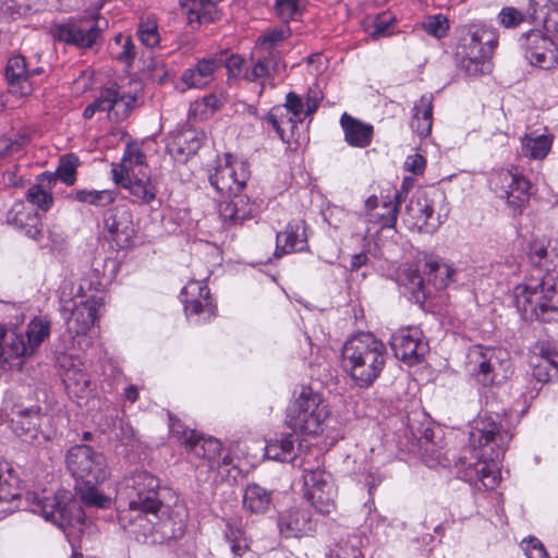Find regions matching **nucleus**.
Returning a JSON list of instances; mask_svg holds the SVG:
<instances>
[{"instance_id": "nucleus-35", "label": "nucleus", "mask_w": 558, "mask_h": 558, "mask_svg": "<svg viewBox=\"0 0 558 558\" xmlns=\"http://www.w3.org/2000/svg\"><path fill=\"white\" fill-rule=\"evenodd\" d=\"M265 120L272 126L282 142L289 143L294 129L301 121L298 120L284 106H276L266 116Z\"/></svg>"}, {"instance_id": "nucleus-60", "label": "nucleus", "mask_w": 558, "mask_h": 558, "mask_svg": "<svg viewBox=\"0 0 558 558\" xmlns=\"http://www.w3.org/2000/svg\"><path fill=\"white\" fill-rule=\"evenodd\" d=\"M402 277H404V279L413 287V289H422L424 280L416 269L412 268L411 266L405 267L400 275V279H402Z\"/></svg>"}, {"instance_id": "nucleus-46", "label": "nucleus", "mask_w": 558, "mask_h": 558, "mask_svg": "<svg viewBox=\"0 0 558 558\" xmlns=\"http://www.w3.org/2000/svg\"><path fill=\"white\" fill-rule=\"evenodd\" d=\"M291 36V31L289 26L282 25L280 27H276L265 32L258 38V46L264 48L265 50H270L277 47L280 43L288 39Z\"/></svg>"}, {"instance_id": "nucleus-20", "label": "nucleus", "mask_w": 558, "mask_h": 558, "mask_svg": "<svg viewBox=\"0 0 558 558\" xmlns=\"http://www.w3.org/2000/svg\"><path fill=\"white\" fill-rule=\"evenodd\" d=\"M525 58L539 69H551L558 62L556 44L541 31H531L525 35L523 44Z\"/></svg>"}, {"instance_id": "nucleus-14", "label": "nucleus", "mask_w": 558, "mask_h": 558, "mask_svg": "<svg viewBox=\"0 0 558 558\" xmlns=\"http://www.w3.org/2000/svg\"><path fill=\"white\" fill-rule=\"evenodd\" d=\"M180 426L172 424L171 433L179 437L182 442L198 458L207 461L210 470H218L221 464L230 462L229 457L221 458L222 445L215 438L198 437L194 430H180Z\"/></svg>"}, {"instance_id": "nucleus-17", "label": "nucleus", "mask_w": 558, "mask_h": 558, "mask_svg": "<svg viewBox=\"0 0 558 558\" xmlns=\"http://www.w3.org/2000/svg\"><path fill=\"white\" fill-rule=\"evenodd\" d=\"M444 198L442 193L435 191L428 193L426 191H417L414 193L407 205V215L413 220V223L420 229L425 228L426 231H435L440 220L434 218V209L437 202Z\"/></svg>"}, {"instance_id": "nucleus-24", "label": "nucleus", "mask_w": 558, "mask_h": 558, "mask_svg": "<svg viewBox=\"0 0 558 558\" xmlns=\"http://www.w3.org/2000/svg\"><path fill=\"white\" fill-rule=\"evenodd\" d=\"M8 222L23 230L33 240L41 238V218L33 207L23 201L13 204L8 214Z\"/></svg>"}, {"instance_id": "nucleus-19", "label": "nucleus", "mask_w": 558, "mask_h": 558, "mask_svg": "<svg viewBox=\"0 0 558 558\" xmlns=\"http://www.w3.org/2000/svg\"><path fill=\"white\" fill-rule=\"evenodd\" d=\"M182 295L187 317L196 316L197 322H206L215 316L216 306L204 281H190L183 288Z\"/></svg>"}, {"instance_id": "nucleus-48", "label": "nucleus", "mask_w": 558, "mask_h": 558, "mask_svg": "<svg viewBox=\"0 0 558 558\" xmlns=\"http://www.w3.org/2000/svg\"><path fill=\"white\" fill-rule=\"evenodd\" d=\"M225 537L230 544L231 551L234 556L240 557L248 549L247 541L241 529H235L228 524L225 531Z\"/></svg>"}, {"instance_id": "nucleus-4", "label": "nucleus", "mask_w": 558, "mask_h": 558, "mask_svg": "<svg viewBox=\"0 0 558 558\" xmlns=\"http://www.w3.org/2000/svg\"><path fill=\"white\" fill-rule=\"evenodd\" d=\"M342 367L360 388H367L380 375L387 357L385 343L371 332L349 338L342 347Z\"/></svg>"}, {"instance_id": "nucleus-8", "label": "nucleus", "mask_w": 558, "mask_h": 558, "mask_svg": "<svg viewBox=\"0 0 558 558\" xmlns=\"http://www.w3.org/2000/svg\"><path fill=\"white\" fill-rule=\"evenodd\" d=\"M469 40L462 46L460 64L469 75H482L492 71L490 58L498 45V32L485 24L468 28Z\"/></svg>"}, {"instance_id": "nucleus-31", "label": "nucleus", "mask_w": 558, "mask_h": 558, "mask_svg": "<svg viewBox=\"0 0 558 558\" xmlns=\"http://www.w3.org/2000/svg\"><path fill=\"white\" fill-rule=\"evenodd\" d=\"M532 375L542 384L548 383L558 375V351L542 349L531 357Z\"/></svg>"}, {"instance_id": "nucleus-2", "label": "nucleus", "mask_w": 558, "mask_h": 558, "mask_svg": "<svg viewBox=\"0 0 558 558\" xmlns=\"http://www.w3.org/2000/svg\"><path fill=\"white\" fill-rule=\"evenodd\" d=\"M512 439L497 416H478L470 430V444L474 453L468 459L461 457L457 462L460 476L477 487L494 489L500 481L497 464Z\"/></svg>"}, {"instance_id": "nucleus-23", "label": "nucleus", "mask_w": 558, "mask_h": 558, "mask_svg": "<svg viewBox=\"0 0 558 558\" xmlns=\"http://www.w3.org/2000/svg\"><path fill=\"white\" fill-rule=\"evenodd\" d=\"M223 62L221 58H204L198 60L194 66L183 71L180 77V84L183 85L181 90L206 87L214 81L216 71L222 66Z\"/></svg>"}, {"instance_id": "nucleus-64", "label": "nucleus", "mask_w": 558, "mask_h": 558, "mask_svg": "<svg viewBox=\"0 0 558 558\" xmlns=\"http://www.w3.org/2000/svg\"><path fill=\"white\" fill-rule=\"evenodd\" d=\"M243 64V59L240 56L233 54L226 60V66L232 76H236Z\"/></svg>"}, {"instance_id": "nucleus-45", "label": "nucleus", "mask_w": 558, "mask_h": 558, "mask_svg": "<svg viewBox=\"0 0 558 558\" xmlns=\"http://www.w3.org/2000/svg\"><path fill=\"white\" fill-rule=\"evenodd\" d=\"M25 197L29 204L36 206L43 211L49 210L53 204L52 194L39 184L32 185L27 190Z\"/></svg>"}, {"instance_id": "nucleus-27", "label": "nucleus", "mask_w": 558, "mask_h": 558, "mask_svg": "<svg viewBox=\"0 0 558 558\" xmlns=\"http://www.w3.org/2000/svg\"><path fill=\"white\" fill-rule=\"evenodd\" d=\"M148 171L146 157L138 145L130 144L125 147L123 157L119 163H112V179L120 181L123 175H135Z\"/></svg>"}, {"instance_id": "nucleus-49", "label": "nucleus", "mask_w": 558, "mask_h": 558, "mask_svg": "<svg viewBox=\"0 0 558 558\" xmlns=\"http://www.w3.org/2000/svg\"><path fill=\"white\" fill-rule=\"evenodd\" d=\"M77 167L78 158L74 155H68L61 159L60 166L57 170V175L66 185H72L76 180Z\"/></svg>"}, {"instance_id": "nucleus-57", "label": "nucleus", "mask_w": 558, "mask_h": 558, "mask_svg": "<svg viewBox=\"0 0 558 558\" xmlns=\"http://www.w3.org/2000/svg\"><path fill=\"white\" fill-rule=\"evenodd\" d=\"M271 61L268 59H258L251 70L245 72L247 81H255L257 78L267 76L270 73Z\"/></svg>"}, {"instance_id": "nucleus-59", "label": "nucleus", "mask_w": 558, "mask_h": 558, "mask_svg": "<svg viewBox=\"0 0 558 558\" xmlns=\"http://www.w3.org/2000/svg\"><path fill=\"white\" fill-rule=\"evenodd\" d=\"M404 169L412 173H422L425 169V159L418 154L408 156L404 162Z\"/></svg>"}, {"instance_id": "nucleus-28", "label": "nucleus", "mask_w": 558, "mask_h": 558, "mask_svg": "<svg viewBox=\"0 0 558 558\" xmlns=\"http://www.w3.org/2000/svg\"><path fill=\"white\" fill-rule=\"evenodd\" d=\"M1 504L12 506L0 508V511H14L22 507L19 480L13 474L11 466L0 458V505Z\"/></svg>"}, {"instance_id": "nucleus-56", "label": "nucleus", "mask_w": 558, "mask_h": 558, "mask_svg": "<svg viewBox=\"0 0 558 558\" xmlns=\"http://www.w3.org/2000/svg\"><path fill=\"white\" fill-rule=\"evenodd\" d=\"M184 520L180 518L178 521H173L171 518L165 520L160 524L161 533L165 538L177 539L184 534Z\"/></svg>"}, {"instance_id": "nucleus-30", "label": "nucleus", "mask_w": 558, "mask_h": 558, "mask_svg": "<svg viewBox=\"0 0 558 558\" xmlns=\"http://www.w3.org/2000/svg\"><path fill=\"white\" fill-rule=\"evenodd\" d=\"M340 124L344 132V140L350 146L364 148L371 144L374 134L373 125L354 119L347 112L341 116Z\"/></svg>"}, {"instance_id": "nucleus-39", "label": "nucleus", "mask_w": 558, "mask_h": 558, "mask_svg": "<svg viewBox=\"0 0 558 558\" xmlns=\"http://www.w3.org/2000/svg\"><path fill=\"white\" fill-rule=\"evenodd\" d=\"M423 271L437 288H445L452 282L456 272L451 265L432 257L425 259Z\"/></svg>"}, {"instance_id": "nucleus-7", "label": "nucleus", "mask_w": 558, "mask_h": 558, "mask_svg": "<svg viewBox=\"0 0 558 558\" xmlns=\"http://www.w3.org/2000/svg\"><path fill=\"white\" fill-rule=\"evenodd\" d=\"M329 415V407L323 395L311 387H302L288 408L287 423L294 432L318 435L324 430Z\"/></svg>"}, {"instance_id": "nucleus-61", "label": "nucleus", "mask_w": 558, "mask_h": 558, "mask_svg": "<svg viewBox=\"0 0 558 558\" xmlns=\"http://www.w3.org/2000/svg\"><path fill=\"white\" fill-rule=\"evenodd\" d=\"M320 100V92L310 88L306 100L304 101L305 116L311 117L317 110Z\"/></svg>"}, {"instance_id": "nucleus-6", "label": "nucleus", "mask_w": 558, "mask_h": 558, "mask_svg": "<svg viewBox=\"0 0 558 558\" xmlns=\"http://www.w3.org/2000/svg\"><path fill=\"white\" fill-rule=\"evenodd\" d=\"M25 502V509L51 521L63 530L68 537L72 534V532H66L68 529L77 527L81 531L84 525L83 509L66 490L57 492L52 496H47L45 492L41 494L27 493Z\"/></svg>"}, {"instance_id": "nucleus-40", "label": "nucleus", "mask_w": 558, "mask_h": 558, "mask_svg": "<svg viewBox=\"0 0 558 558\" xmlns=\"http://www.w3.org/2000/svg\"><path fill=\"white\" fill-rule=\"evenodd\" d=\"M136 104V96L131 94L120 95L111 89L110 102L108 107V118L110 121L119 122L128 118Z\"/></svg>"}, {"instance_id": "nucleus-15", "label": "nucleus", "mask_w": 558, "mask_h": 558, "mask_svg": "<svg viewBox=\"0 0 558 558\" xmlns=\"http://www.w3.org/2000/svg\"><path fill=\"white\" fill-rule=\"evenodd\" d=\"M492 182L505 193L508 205L513 209L521 208L529 201L531 183L517 168L498 170Z\"/></svg>"}, {"instance_id": "nucleus-21", "label": "nucleus", "mask_w": 558, "mask_h": 558, "mask_svg": "<svg viewBox=\"0 0 558 558\" xmlns=\"http://www.w3.org/2000/svg\"><path fill=\"white\" fill-rule=\"evenodd\" d=\"M62 380L71 398L83 399L90 391V380L84 363L78 357L62 355L60 357Z\"/></svg>"}, {"instance_id": "nucleus-55", "label": "nucleus", "mask_w": 558, "mask_h": 558, "mask_svg": "<svg viewBox=\"0 0 558 558\" xmlns=\"http://www.w3.org/2000/svg\"><path fill=\"white\" fill-rule=\"evenodd\" d=\"M111 88L105 89L101 92L100 96L90 105H88L84 112L83 117L85 119H92L96 112L98 111H107L110 102Z\"/></svg>"}, {"instance_id": "nucleus-54", "label": "nucleus", "mask_w": 558, "mask_h": 558, "mask_svg": "<svg viewBox=\"0 0 558 558\" xmlns=\"http://www.w3.org/2000/svg\"><path fill=\"white\" fill-rule=\"evenodd\" d=\"M282 106H284V108L301 122L308 117L305 116L304 101L298 94L293 92L287 94L286 101Z\"/></svg>"}, {"instance_id": "nucleus-11", "label": "nucleus", "mask_w": 558, "mask_h": 558, "mask_svg": "<svg viewBox=\"0 0 558 558\" xmlns=\"http://www.w3.org/2000/svg\"><path fill=\"white\" fill-rule=\"evenodd\" d=\"M128 487L132 489L129 495V511L157 514L162 508L159 498V480L146 471H136L128 480Z\"/></svg>"}, {"instance_id": "nucleus-5", "label": "nucleus", "mask_w": 558, "mask_h": 558, "mask_svg": "<svg viewBox=\"0 0 558 558\" xmlns=\"http://www.w3.org/2000/svg\"><path fill=\"white\" fill-rule=\"evenodd\" d=\"M49 335L50 322L45 317L33 318L25 333L5 332L0 325V373L14 366L20 368L23 361L33 356Z\"/></svg>"}, {"instance_id": "nucleus-1", "label": "nucleus", "mask_w": 558, "mask_h": 558, "mask_svg": "<svg viewBox=\"0 0 558 558\" xmlns=\"http://www.w3.org/2000/svg\"><path fill=\"white\" fill-rule=\"evenodd\" d=\"M550 241L535 239L530 243L529 258L537 274L513 290L515 306L525 318L544 323L558 319V255L549 250Z\"/></svg>"}, {"instance_id": "nucleus-42", "label": "nucleus", "mask_w": 558, "mask_h": 558, "mask_svg": "<svg viewBox=\"0 0 558 558\" xmlns=\"http://www.w3.org/2000/svg\"><path fill=\"white\" fill-rule=\"evenodd\" d=\"M293 450L294 440L290 434L268 440L265 447V454L268 459L284 462L293 459Z\"/></svg>"}, {"instance_id": "nucleus-12", "label": "nucleus", "mask_w": 558, "mask_h": 558, "mask_svg": "<svg viewBox=\"0 0 558 558\" xmlns=\"http://www.w3.org/2000/svg\"><path fill=\"white\" fill-rule=\"evenodd\" d=\"M52 35L65 44L78 48H90L100 39L101 27L99 19L95 16L71 19L65 23L56 25Z\"/></svg>"}, {"instance_id": "nucleus-22", "label": "nucleus", "mask_w": 558, "mask_h": 558, "mask_svg": "<svg viewBox=\"0 0 558 558\" xmlns=\"http://www.w3.org/2000/svg\"><path fill=\"white\" fill-rule=\"evenodd\" d=\"M101 306L102 301L97 298H89L75 303L74 307L69 310L70 316L66 317L68 331L73 336L86 335L94 325Z\"/></svg>"}, {"instance_id": "nucleus-47", "label": "nucleus", "mask_w": 558, "mask_h": 558, "mask_svg": "<svg viewBox=\"0 0 558 558\" xmlns=\"http://www.w3.org/2000/svg\"><path fill=\"white\" fill-rule=\"evenodd\" d=\"M422 26L427 34L436 38H444L449 29V21L442 14H436L427 16Z\"/></svg>"}, {"instance_id": "nucleus-63", "label": "nucleus", "mask_w": 558, "mask_h": 558, "mask_svg": "<svg viewBox=\"0 0 558 558\" xmlns=\"http://www.w3.org/2000/svg\"><path fill=\"white\" fill-rule=\"evenodd\" d=\"M393 21L392 17H388L386 15L378 16L375 22V31L374 36L381 37L387 36L389 34L388 26Z\"/></svg>"}, {"instance_id": "nucleus-13", "label": "nucleus", "mask_w": 558, "mask_h": 558, "mask_svg": "<svg viewBox=\"0 0 558 558\" xmlns=\"http://www.w3.org/2000/svg\"><path fill=\"white\" fill-rule=\"evenodd\" d=\"M304 485L306 487V498L317 512L328 515L336 510L335 498L336 488L330 481V476L323 470L316 469L305 471Z\"/></svg>"}, {"instance_id": "nucleus-44", "label": "nucleus", "mask_w": 558, "mask_h": 558, "mask_svg": "<svg viewBox=\"0 0 558 558\" xmlns=\"http://www.w3.org/2000/svg\"><path fill=\"white\" fill-rule=\"evenodd\" d=\"M96 483H87L78 488L80 497L86 506L96 507L100 509L109 508L111 498L101 494L96 487Z\"/></svg>"}, {"instance_id": "nucleus-25", "label": "nucleus", "mask_w": 558, "mask_h": 558, "mask_svg": "<svg viewBox=\"0 0 558 558\" xmlns=\"http://www.w3.org/2000/svg\"><path fill=\"white\" fill-rule=\"evenodd\" d=\"M306 247L307 236L305 232V225L301 219L290 221L283 231L277 233L276 256L301 252Z\"/></svg>"}, {"instance_id": "nucleus-18", "label": "nucleus", "mask_w": 558, "mask_h": 558, "mask_svg": "<svg viewBox=\"0 0 558 558\" xmlns=\"http://www.w3.org/2000/svg\"><path fill=\"white\" fill-rule=\"evenodd\" d=\"M105 229L111 239L121 247L132 245L136 234L131 209L125 204L116 205L104 216Z\"/></svg>"}, {"instance_id": "nucleus-10", "label": "nucleus", "mask_w": 558, "mask_h": 558, "mask_svg": "<svg viewBox=\"0 0 558 558\" xmlns=\"http://www.w3.org/2000/svg\"><path fill=\"white\" fill-rule=\"evenodd\" d=\"M66 465L74 477L87 483H101L109 474L104 454L89 446H74L69 449Z\"/></svg>"}, {"instance_id": "nucleus-53", "label": "nucleus", "mask_w": 558, "mask_h": 558, "mask_svg": "<svg viewBox=\"0 0 558 558\" xmlns=\"http://www.w3.org/2000/svg\"><path fill=\"white\" fill-rule=\"evenodd\" d=\"M521 546L527 558H550L543 543L536 537L523 539Z\"/></svg>"}, {"instance_id": "nucleus-32", "label": "nucleus", "mask_w": 558, "mask_h": 558, "mask_svg": "<svg viewBox=\"0 0 558 558\" xmlns=\"http://www.w3.org/2000/svg\"><path fill=\"white\" fill-rule=\"evenodd\" d=\"M553 144L554 135L551 133L532 132L521 138L522 155L531 160H544L550 153Z\"/></svg>"}, {"instance_id": "nucleus-29", "label": "nucleus", "mask_w": 558, "mask_h": 558, "mask_svg": "<svg viewBox=\"0 0 558 558\" xmlns=\"http://www.w3.org/2000/svg\"><path fill=\"white\" fill-rule=\"evenodd\" d=\"M279 529L286 537H301L314 530V523L305 510L291 509L280 515Z\"/></svg>"}, {"instance_id": "nucleus-51", "label": "nucleus", "mask_w": 558, "mask_h": 558, "mask_svg": "<svg viewBox=\"0 0 558 558\" xmlns=\"http://www.w3.org/2000/svg\"><path fill=\"white\" fill-rule=\"evenodd\" d=\"M138 38L143 45L154 48L159 44V34L157 23L155 21H146L142 23L137 31Z\"/></svg>"}, {"instance_id": "nucleus-9", "label": "nucleus", "mask_w": 558, "mask_h": 558, "mask_svg": "<svg viewBox=\"0 0 558 558\" xmlns=\"http://www.w3.org/2000/svg\"><path fill=\"white\" fill-rule=\"evenodd\" d=\"M510 366L509 354L502 349L473 345L466 355L468 372L485 386L507 378Z\"/></svg>"}, {"instance_id": "nucleus-36", "label": "nucleus", "mask_w": 558, "mask_h": 558, "mask_svg": "<svg viewBox=\"0 0 558 558\" xmlns=\"http://www.w3.org/2000/svg\"><path fill=\"white\" fill-rule=\"evenodd\" d=\"M411 128L421 137L430 134L433 125V96L423 95L413 107Z\"/></svg>"}, {"instance_id": "nucleus-62", "label": "nucleus", "mask_w": 558, "mask_h": 558, "mask_svg": "<svg viewBox=\"0 0 558 558\" xmlns=\"http://www.w3.org/2000/svg\"><path fill=\"white\" fill-rule=\"evenodd\" d=\"M116 40L117 43H121L123 41V46H122V53H121V59H124L126 61H131L134 59L135 57V46L132 41V39L128 36H123V35H118L116 37Z\"/></svg>"}, {"instance_id": "nucleus-43", "label": "nucleus", "mask_w": 558, "mask_h": 558, "mask_svg": "<svg viewBox=\"0 0 558 558\" xmlns=\"http://www.w3.org/2000/svg\"><path fill=\"white\" fill-rule=\"evenodd\" d=\"M73 198L80 203L94 206H107L114 202L116 193L111 190H75Z\"/></svg>"}, {"instance_id": "nucleus-37", "label": "nucleus", "mask_w": 558, "mask_h": 558, "mask_svg": "<svg viewBox=\"0 0 558 558\" xmlns=\"http://www.w3.org/2000/svg\"><path fill=\"white\" fill-rule=\"evenodd\" d=\"M242 502L243 508L251 513H265L271 505V493L258 484H248Z\"/></svg>"}, {"instance_id": "nucleus-33", "label": "nucleus", "mask_w": 558, "mask_h": 558, "mask_svg": "<svg viewBox=\"0 0 558 558\" xmlns=\"http://www.w3.org/2000/svg\"><path fill=\"white\" fill-rule=\"evenodd\" d=\"M114 182L145 204H149L156 197V189L150 181L149 171H142L135 175L125 174L120 181Z\"/></svg>"}, {"instance_id": "nucleus-58", "label": "nucleus", "mask_w": 558, "mask_h": 558, "mask_svg": "<svg viewBox=\"0 0 558 558\" xmlns=\"http://www.w3.org/2000/svg\"><path fill=\"white\" fill-rule=\"evenodd\" d=\"M195 111L201 110V114L204 117H209L214 114V112L219 107V99L215 95L205 96L201 101H196L194 104Z\"/></svg>"}, {"instance_id": "nucleus-3", "label": "nucleus", "mask_w": 558, "mask_h": 558, "mask_svg": "<svg viewBox=\"0 0 558 558\" xmlns=\"http://www.w3.org/2000/svg\"><path fill=\"white\" fill-rule=\"evenodd\" d=\"M250 174L247 163L231 154L218 157L215 166L209 170L210 185L218 193L230 198L219 204V215L225 222L238 225L256 213L257 206L247 196L240 194Z\"/></svg>"}, {"instance_id": "nucleus-16", "label": "nucleus", "mask_w": 558, "mask_h": 558, "mask_svg": "<svg viewBox=\"0 0 558 558\" xmlns=\"http://www.w3.org/2000/svg\"><path fill=\"white\" fill-rule=\"evenodd\" d=\"M390 344L396 357L409 365L418 363L428 352L427 342L418 328L399 330L392 335Z\"/></svg>"}, {"instance_id": "nucleus-52", "label": "nucleus", "mask_w": 558, "mask_h": 558, "mask_svg": "<svg viewBox=\"0 0 558 558\" xmlns=\"http://www.w3.org/2000/svg\"><path fill=\"white\" fill-rule=\"evenodd\" d=\"M524 21V13L513 7H505L498 14V23L506 28L518 27Z\"/></svg>"}, {"instance_id": "nucleus-50", "label": "nucleus", "mask_w": 558, "mask_h": 558, "mask_svg": "<svg viewBox=\"0 0 558 558\" xmlns=\"http://www.w3.org/2000/svg\"><path fill=\"white\" fill-rule=\"evenodd\" d=\"M302 0H276L275 11L282 21L293 20L302 13Z\"/></svg>"}, {"instance_id": "nucleus-41", "label": "nucleus", "mask_w": 558, "mask_h": 558, "mask_svg": "<svg viewBox=\"0 0 558 558\" xmlns=\"http://www.w3.org/2000/svg\"><path fill=\"white\" fill-rule=\"evenodd\" d=\"M203 140V133L187 130L178 134L169 144V148L175 149L182 157L187 158L201 148Z\"/></svg>"}, {"instance_id": "nucleus-26", "label": "nucleus", "mask_w": 558, "mask_h": 558, "mask_svg": "<svg viewBox=\"0 0 558 558\" xmlns=\"http://www.w3.org/2000/svg\"><path fill=\"white\" fill-rule=\"evenodd\" d=\"M5 77L12 94L19 97H26L32 94L34 87L31 81V69L23 56H14L9 59Z\"/></svg>"}, {"instance_id": "nucleus-38", "label": "nucleus", "mask_w": 558, "mask_h": 558, "mask_svg": "<svg viewBox=\"0 0 558 558\" xmlns=\"http://www.w3.org/2000/svg\"><path fill=\"white\" fill-rule=\"evenodd\" d=\"M400 206V195L398 191H393L388 196L387 201H384L381 206H378L375 213H371L368 221L378 223L381 228H393L397 222Z\"/></svg>"}, {"instance_id": "nucleus-34", "label": "nucleus", "mask_w": 558, "mask_h": 558, "mask_svg": "<svg viewBox=\"0 0 558 558\" xmlns=\"http://www.w3.org/2000/svg\"><path fill=\"white\" fill-rule=\"evenodd\" d=\"M221 0H180L182 9L185 11L189 23L199 24L208 23L217 17V4Z\"/></svg>"}]
</instances>
